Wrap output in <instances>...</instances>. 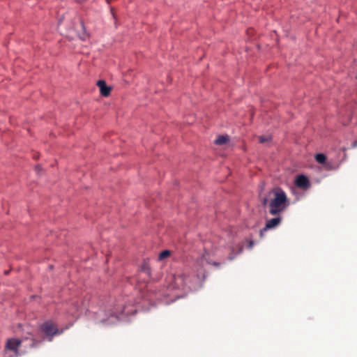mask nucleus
I'll use <instances>...</instances> for the list:
<instances>
[{"instance_id": "nucleus-3", "label": "nucleus", "mask_w": 357, "mask_h": 357, "mask_svg": "<svg viewBox=\"0 0 357 357\" xmlns=\"http://www.w3.org/2000/svg\"><path fill=\"white\" fill-rule=\"evenodd\" d=\"M39 330L41 333H44L50 341H52L54 335H59L63 332V331H59L52 321H47L42 324L39 327Z\"/></svg>"}, {"instance_id": "nucleus-1", "label": "nucleus", "mask_w": 357, "mask_h": 357, "mask_svg": "<svg viewBox=\"0 0 357 357\" xmlns=\"http://www.w3.org/2000/svg\"><path fill=\"white\" fill-rule=\"evenodd\" d=\"M269 195L273 196L268 203L269 213L272 215H278L288 206V198L284 191L280 188H273Z\"/></svg>"}, {"instance_id": "nucleus-2", "label": "nucleus", "mask_w": 357, "mask_h": 357, "mask_svg": "<svg viewBox=\"0 0 357 357\" xmlns=\"http://www.w3.org/2000/svg\"><path fill=\"white\" fill-rule=\"evenodd\" d=\"M191 280L189 275L185 272L177 273L173 278V282L170 284V288L185 289L186 287L191 288Z\"/></svg>"}, {"instance_id": "nucleus-16", "label": "nucleus", "mask_w": 357, "mask_h": 357, "mask_svg": "<svg viewBox=\"0 0 357 357\" xmlns=\"http://www.w3.org/2000/svg\"><path fill=\"white\" fill-rule=\"evenodd\" d=\"M142 273H145L146 275H149L150 273V270L148 267L144 266L142 268Z\"/></svg>"}, {"instance_id": "nucleus-5", "label": "nucleus", "mask_w": 357, "mask_h": 357, "mask_svg": "<svg viewBox=\"0 0 357 357\" xmlns=\"http://www.w3.org/2000/svg\"><path fill=\"white\" fill-rule=\"evenodd\" d=\"M282 218L280 216L267 220L265 227L260 231V236H263L264 231L277 227L280 224Z\"/></svg>"}, {"instance_id": "nucleus-18", "label": "nucleus", "mask_w": 357, "mask_h": 357, "mask_svg": "<svg viewBox=\"0 0 357 357\" xmlns=\"http://www.w3.org/2000/svg\"><path fill=\"white\" fill-rule=\"evenodd\" d=\"M31 340H32V344H31V347H34L36 346L38 343V341L36 340V339L34 338H31Z\"/></svg>"}, {"instance_id": "nucleus-9", "label": "nucleus", "mask_w": 357, "mask_h": 357, "mask_svg": "<svg viewBox=\"0 0 357 357\" xmlns=\"http://www.w3.org/2000/svg\"><path fill=\"white\" fill-rule=\"evenodd\" d=\"M243 249V246L241 244H238L236 245V248L232 247L231 249V252L228 256L229 260H233L236 256L242 252Z\"/></svg>"}, {"instance_id": "nucleus-19", "label": "nucleus", "mask_w": 357, "mask_h": 357, "mask_svg": "<svg viewBox=\"0 0 357 357\" xmlns=\"http://www.w3.org/2000/svg\"><path fill=\"white\" fill-rule=\"evenodd\" d=\"M268 203H269L268 199L266 198V197L264 198L263 200H262V204L264 206H266Z\"/></svg>"}, {"instance_id": "nucleus-4", "label": "nucleus", "mask_w": 357, "mask_h": 357, "mask_svg": "<svg viewBox=\"0 0 357 357\" xmlns=\"http://www.w3.org/2000/svg\"><path fill=\"white\" fill-rule=\"evenodd\" d=\"M22 343V340L17 338L8 339L5 345V349L13 352L15 356H20L19 348Z\"/></svg>"}, {"instance_id": "nucleus-13", "label": "nucleus", "mask_w": 357, "mask_h": 357, "mask_svg": "<svg viewBox=\"0 0 357 357\" xmlns=\"http://www.w3.org/2000/svg\"><path fill=\"white\" fill-rule=\"evenodd\" d=\"M208 255H203L202 257L197 261V264H200L201 266H203L204 261H206L207 264H209V261L207 259Z\"/></svg>"}, {"instance_id": "nucleus-22", "label": "nucleus", "mask_w": 357, "mask_h": 357, "mask_svg": "<svg viewBox=\"0 0 357 357\" xmlns=\"http://www.w3.org/2000/svg\"><path fill=\"white\" fill-rule=\"evenodd\" d=\"M213 265H215V266H218V263H216V262H214V263H213Z\"/></svg>"}, {"instance_id": "nucleus-8", "label": "nucleus", "mask_w": 357, "mask_h": 357, "mask_svg": "<svg viewBox=\"0 0 357 357\" xmlns=\"http://www.w3.org/2000/svg\"><path fill=\"white\" fill-rule=\"evenodd\" d=\"M124 312V306L123 304H118L114 309L109 310V315L118 319L119 315Z\"/></svg>"}, {"instance_id": "nucleus-17", "label": "nucleus", "mask_w": 357, "mask_h": 357, "mask_svg": "<svg viewBox=\"0 0 357 357\" xmlns=\"http://www.w3.org/2000/svg\"><path fill=\"white\" fill-rule=\"evenodd\" d=\"M248 248H250V249L252 248V247L254 245L253 241L250 240V241H248Z\"/></svg>"}, {"instance_id": "nucleus-23", "label": "nucleus", "mask_w": 357, "mask_h": 357, "mask_svg": "<svg viewBox=\"0 0 357 357\" xmlns=\"http://www.w3.org/2000/svg\"><path fill=\"white\" fill-rule=\"evenodd\" d=\"M356 79H357V75H356Z\"/></svg>"}, {"instance_id": "nucleus-14", "label": "nucleus", "mask_w": 357, "mask_h": 357, "mask_svg": "<svg viewBox=\"0 0 357 357\" xmlns=\"http://www.w3.org/2000/svg\"><path fill=\"white\" fill-rule=\"evenodd\" d=\"M271 139V137L270 136H259V141L260 143H266L270 142Z\"/></svg>"}, {"instance_id": "nucleus-11", "label": "nucleus", "mask_w": 357, "mask_h": 357, "mask_svg": "<svg viewBox=\"0 0 357 357\" xmlns=\"http://www.w3.org/2000/svg\"><path fill=\"white\" fill-rule=\"evenodd\" d=\"M315 160L320 164H324L326 160V157L323 153H317L315 155Z\"/></svg>"}, {"instance_id": "nucleus-12", "label": "nucleus", "mask_w": 357, "mask_h": 357, "mask_svg": "<svg viewBox=\"0 0 357 357\" xmlns=\"http://www.w3.org/2000/svg\"><path fill=\"white\" fill-rule=\"evenodd\" d=\"M170 255V251L165 250L161 252L158 255V259L160 261L165 259Z\"/></svg>"}, {"instance_id": "nucleus-10", "label": "nucleus", "mask_w": 357, "mask_h": 357, "mask_svg": "<svg viewBox=\"0 0 357 357\" xmlns=\"http://www.w3.org/2000/svg\"><path fill=\"white\" fill-rule=\"evenodd\" d=\"M229 141V137L227 135H219L215 140V143L218 145H222L226 144Z\"/></svg>"}, {"instance_id": "nucleus-15", "label": "nucleus", "mask_w": 357, "mask_h": 357, "mask_svg": "<svg viewBox=\"0 0 357 357\" xmlns=\"http://www.w3.org/2000/svg\"><path fill=\"white\" fill-rule=\"evenodd\" d=\"M155 294V291L152 289H149L147 290V294L145 296L146 299L151 300L152 298V294Z\"/></svg>"}, {"instance_id": "nucleus-21", "label": "nucleus", "mask_w": 357, "mask_h": 357, "mask_svg": "<svg viewBox=\"0 0 357 357\" xmlns=\"http://www.w3.org/2000/svg\"><path fill=\"white\" fill-rule=\"evenodd\" d=\"M354 146H357V141H355L353 144Z\"/></svg>"}, {"instance_id": "nucleus-6", "label": "nucleus", "mask_w": 357, "mask_h": 357, "mask_svg": "<svg viewBox=\"0 0 357 357\" xmlns=\"http://www.w3.org/2000/svg\"><path fill=\"white\" fill-rule=\"evenodd\" d=\"M295 184L298 188L306 189L310 186V181L307 176L299 175L295 180Z\"/></svg>"}, {"instance_id": "nucleus-7", "label": "nucleus", "mask_w": 357, "mask_h": 357, "mask_svg": "<svg viewBox=\"0 0 357 357\" xmlns=\"http://www.w3.org/2000/svg\"><path fill=\"white\" fill-rule=\"evenodd\" d=\"M97 85L100 88V94L102 96L107 97L109 96L112 88L108 86L104 80H98Z\"/></svg>"}, {"instance_id": "nucleus-20", "label": "nucleus", "mask_w": 357, "mask_h": 357, "mask_svg": "<svg viewBox=\"0 0 357 357\" xmlns=\"http://www.w3.org/2000/svg\"><path fill=\"white\" fill-rule=\"evenodd\" d=\"M36 169L37 171H39V170H40L41 167L40 165H38V166H36Z\"/></svg>"}]
</instances>
